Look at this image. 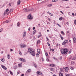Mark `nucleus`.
I'll use <instances>...</instances> for the list:
<instances>
[{
  "label": "nucleus",
  "mask_w": 76,
  "mask_h": 76,
  "mask_svg": "<svg viewBox=\"0 0 76 76\" xmlns=\"http://www.w3.org/2000/svg\"><path fill=\"white\" fill-rule=\"evenodd\" d=\"M61 51L62 54H65V55H66V54H67L68 50L66 48H62L61 50Z\"/></svg>",
  "instance_id": "1"
},
{
  "label": "nucleus",
  "mask_w": 76,
  "mask_h": 76,
  "mask_svg": "<svg viewBox=\"0 0 76 76\" xmlns=\"http://www.w3.org/2000/svg\"><path fill=\"white\" fill-rule=\"evenodd\" d=\"M29 53L31 54V55L33 56H35V52L34 50H33L31 48H29L28 49Z\"/></svg>",
  "instance_id": "2"
},
{
  "label": "nucleus",
  "mask_w": 76,
  "mask_h": 76,
  "mask_svg": "<svg viewBox=\"0 0 76 76\" xmlns=\"http://www.w3.org/2000/svg\"><path fill=\"white\" fill-rule=\"evenodd\" d=\"M69 42V41L67 40H65L62 43V45H66L67 44V43Z\"/></svg>",
  "instance_id": "3"
},
{
  "label": "nucleus",
  "mask_w": 76,
  "mask_h": 76,
  "mask_svg": "<svg viewBox=\"0 0 76 76\" xmlns=\"http://www.w3.org/2000/svg\"><path fill=\"white\" fill-rule=\"evenodd\" d=\"M20 46L22 47V48H25L27 46L24 44L21 43L20 44Z\"/></svg>",
  "instance_id": "4"
},
{
  "label": "nucleus",
  "mask_w": 76,
  "mask_h": 76,
  "mask_svg": "<svg viewBox=\"0 0 76 76\" xmlns=\"http://www.w3.org/2000/svg\"><path fill=\"white\" fill-rule=\"evenodd\" d=\"M28 19H30V20H32V19L33 18V17L31 16V15H29L28 16Z\"/></svg>",
  "instance_id": "5"
},
{
  "label": "nucleus",
  "mask_w": 76,
  "mask_h": 76,
  "mask_svg": "<svg viewBox=\"0 0 76 76\" xmlns=\"http://www.w3.org/2000/svg\"><path fill=\"white\" fill-rule=\"evenodd\" d=\"M19 60L20 61H21L22 62H25V60L23 58H19Z\"/></svg>",
  "instance_id": "6"
},
{
  "label": "nucleus",
  "mask_w": 76,
  "mask_h": 76,
  "mask_svg": "<svg viewBox=\"0 0 76 76\" xmlns=\"http://www.w3.org/2000/svg\"><path fill=\"white\" fill-rule=\"evenodd\" d=\"M37 75H41V76H42V75H43L42 73V72H37Z\"/></svg>",
  "instance_id": "7"
},
{
  "label": "nucleus",
  "mask_w": 76,
  "mask_h": 76,
  "mask_svg": "<svg viewBox=\"0 0 76 76\" xmlns=\"http://www.w3.org/2000/svg\"><path fill=\"white\" fill-rule=\"evenodd\" d=\"M64 69H65V72H67L69 70V68L67 67H64L63 68Z\"/></svg>",
  "instance_id": "8"
},
{
  "label": "nucleus",
  "mask_w": 76,
  "mask_h": 76,
  "mask_svg": "<svg viewBox=\"0 0 76 76\" xmlns=\"http://www.w3.org/2000/svg\"><path fill=\"white\" fill-rule=\"evenodd\" d=\"M1 66L2 68L4 69V70H7V69L6 68V67L5 66H4L3 65H1Z\"/></svg>",
  "instance_id": "9"
},
{
  "label": "nucleus",
  "mask_w": 76,
  "mask_h": 76,
  "mask_svg": "<svg viewBox=\"0 0 76 76\" xmlns=\"http://www.w3.org/2000/svg\"><path fill=\"white\" fill-rule=\"evenodd\" d=\"M23 38H25V37H26V32H25V31H24L23 34Z\"/></svg>",
  "instance_id": "10"
},
{
  "label": "nucleus",
  "mask_w": 76,
  "mask_h": 76,
  "mask_svg": "<svg viewBox=\"0 0 76 76\" xmlns=\"http://www.w3.org/2000/svg\"><path fill=\"white\" fill-rule=\"evenodd\" d=\"M73 42H74V43H76V37H74L73 38Z\"/></svg>",
  "instance_id": "11"
},
{
  "label": "nucleus",
  "mask_w": 76,
  "mask_h": 76,
  "mask_svg": "<svg viewBox=\"0 0 76 76\" xmlns=\"http://www.w3.org/2000/svg\"><path fill=\"white\" fill-rule=\"evenodd\" d=\"M40 54V53L37 52V53H36V56L37 57H39V55Z\"/></svg>",
  "instance_id": "12"
},
{
  "label": "nucleus",
  "mask_w": 76,
  "mask_h": 76,
  "mask_svg": "<svg viewBox=\"0 0 76 76\" xmlns=\"http://www.w3.org/2000/svg\"><path fill=\"white\" fill-rule=\"evenodd\" d=\"M32 10H34L33 8H31V9H30L27 10V12H29L30 11H32Z\"/></svg>",
  "instance_id": "13"
},
{
  "label": "nucleus",
  "mask_w": 76,
  "mask_h": 76,
  "mask_svg": "<svg viewBox=\"0 0 76 76\" xmlns=\"http://www.w3.org/2000/svg\"><path fill=\"white\" fill-rule=\"evenodd\" d=\"M59 37H60V38H61L62 40H63V39H64V38H63V36H61V35H60Z\"/></svg>",
  "instance_id": "14"
},
{
  "label": "nucleus",
  "mask_w": 76,
  "mask_h": 76,
  "mask_svg": "<svg viewBox=\"0 0 76 76\" xmlns=\"http://www.w3.org/2000/svg\"><path fill=\"white\" fill-rule=\"evenodd\" d=\"M41 40L40 39L38 40L37 41V44H38L39 43H40L41 42Z\"/></svg>",
  "instance_id": "15"
},
{
  "label": "nucleus",
  "mask_w": 76,
  "mask_h": 76,
  "mask_svg": "<svg viewBox=\"0 0 76 76\" xmlns=\"http://www.w3.org/2000/svg\"><path fill=\"white\" fill-rule=\"evenodd\" d=\"M23 10H24L25 11V12H28V10H27V8H24V9H23Z\"/></svg>",
  "instance_id": "16"
},
{
  "label": "nucleus",
  "mask_w": 76,
  "mask_h": 76,
  "mask_svg": "<svg viewBox=\"0 0 76 76\" xmlns=\"http://www.w3.org/2000/svg\"><path fill=\"white\" fill-rule=\"evenodd\" d=\"M31 72V70L30 69H29L26 71V73H29Z\"/></svg>",
  "instance_id": "17"
},
{
  "label": "nucleus",
  "mask_w": 76,
  "mask_h": 76,
  "mask_svg": "<svg viewBox=\"0 0 76 76\" xmlns=\"http://www.w3.org/2000/svg\"><path fill=\"white\" fill-rule=\"evenodd\" d=\"M18 66L19 67H22V64H18Z\"/></svg>",
  "instance_id": "18"
},
{
  "label": "nucleus",
  "mask_w": 76,
  "mask_h": 76,
  "mask_svg": "<svg viewBox=\"0 0 76 76\" xmlns=\"http://www.w3.org/2000/svg\"><path fill=\"white\" fill-rule=\"evenodd\" d=\"M50 66H52V67H54V66H55L56 65L54 64H50Z\"/></svg>",
  "instance_id": "19"
},
{
  "label": "nucleus",
  "mask_w": 76,
  "mask_h": 76,
  "mask_svg": "<svg viewBox=\"0 0 76 76\" xmlns=\"http://www.w3.org/2000/svg\"><path fill=\"white\" fill-rule=\"evenodd\" d=\"M37 51L38 53H40V49H37Z\"/></svg>",
  "instance_id": "20"
},
{
  "label": "nucleus",
  "mask_w": 76,
  "mask_h": 76,
  "mask_svg": "<svg viewBox=\"0 0 76 76\" xmlns=\"http://www.w3.org/2000/svg\"><path fill=\"white\" fill-rule=\"evenodd\" d=\"M59 76H63V74L61 72H60L59 73Z\"/></svg>",
  "instance_id": "21"
},
{
  "label": "nucleus",
  "mask_w": 76,
  "mask_h": 76,
  "mask_svg": "<svg viewBox=\"0 0 76 76\" xmlns=\"http://www.w3.org/2000/svg\"><path fill=\"white\" fill-rule=\"evenodd\" d=\"M20 4V1L19 0L18 1V4L19 5Z\"/></svg>",
  "instance_id": "22"
},
{
  "label": "nucleus",
  "mask_w": 76,
  "mask_h": 76,
  "mask_svg": "<svg viewBox=\"0 0 76 76\" xmlns=\"http://www.w3.org/2000/svg\"><path fill=\"white\" fill-rule=\"evenodd\" d=\"M72 60H76V57H74L72 58Z\"/></svg>",
  "instance_id": "23"
},
{
  "label": "nucleus",
  "mask_w": 76,
  "mask_h": 76,
  "mask_svg": "<svg viewBox=\"0 0 76 76\" xmlns=\"http://www.w3.org/2000/svg\"><path fill=\"white\" fill-rule=\"evenodd\" d=\"M59 20H63V17H61L60 18H59Z\"/></svg>",
  "instance_id": "24"
},
{
  "label": "nucleus",
  "mask_w": 76,
  "mask_h": 76,
  "mask_svg": "<svg viewBox=\"0 0 76 76\" xmlns=\"http://www.w3.org/2000/svg\"><path fill=\"white\" fill-rule=\"evenodd\" d=\"M13 9H12L10 10V12H13Z\"/></svg>",
  "instance_id": "25"
},
{
  "label": "nucleus",
  "mask_w": 76,
  "mask_h": 76,
  "mask_svg": "<svg viewBox=\"0 0 76 76\" xmlns=\"http://www.w3.org/2000/svg\"><path fill=\"white\" fill-rule=\"evenodd\" d=\"M61 33L62 34V35H64V32L63 31H61Z\"/></svg>",
  "instance_id": "26"
},
{
  "label": "nucleus",
  "mask_w": 76,
  "mask_h": 76,
  "mask_svg": "<svg viewBox=\"0 0 76 76\" xmlns=\"http://www.w3.org/2000/svg\"><path fill=\"white\" fill-rule=\"evenodd\" d=\"M34 67H35V68H37V65L36 64H34Z\"/></svg>",
  "instance_id": "27"
},
{
  "label": "nucleus",
  "mask_w": 76,
  "mask_h": 76,
  "mask_svg": "<svg viewBox=\"0 0 76 76\" xmlns=\"http://www.w3.org/2000/svg\"><path fill=\"white\" fill-rule=\"evenodd\" d=\"M42 36V35L41 34H39V35H38L37 37V38H39V37H41Z\"/></svg>",
  "instance_id": "28"
},
{
  "label": "nucleus",
  "mask_w": 76,
  "mask_h": 76,
  "mask_svg": "<svg viewBox=\"0 0 76 76\" xmlns=\"http://www.w3.org/2000/svg\"><path fill=\"white\" fill-rule=\"evenodd\" d=\"M19 54H20V56H21V55H22V53H21V52H20V50H19Z\"/></svg>",
  "instance_id": "29"
},
{
  "label": "nucleus",
  "mask_w": 76,
  "mask_h": 76,
  "mask_svg": "<svg viewBox=\"0 0 76 76\" xmlns=\"http://www.w3.org/2000/svg\"><path fill=\"white\" fill-rule=\"evenodd\" d=\"M36 32H37V30H34L33 31V34H35V33H36Z\"/></svg>",
  "instance_id": "30"
},
{
  "label": "nucleus",
  "mask_w": 76,
  "mask_h": 76,
  "mask_svg": "<svg viewBox=\"0 0 76 76\" xmlns=\"http://www.w3.org/2000/svg\"><path fill=\"white\" fill-rule=\"evenodd\" d=\"M9 9H7L5 11V12H7H7H9Z\"/></svg>",
  "instance_id": "31"
},
{
  "label": "nucleus",
  "mask_w": 76,
  "mask_h": 76,
  "mask_svg": "<svg viewBox=\"0 0 76 76\" xmlns=\"http://www.w3.org/2000/svg\"><path fill=\"white\" fill-rule=\"evenodd\" d=\"M57 0H52V1H53V2H56L57 1Z\"/></svg>",
  "instance_id": "32"
},
{
  "label": "nucleus",
  "mask_w": 76,
  "mask_h": 76,
  "mask_svg": "<svg viewBox=\"0 0 76 76\" xmlns=\"http://www.w3.org/2000/svg\"><path fill=\"white\" fill-rule=\"evenodd\" d=\"M52 6H53V4H49V5H48V6L49 7H51Z\"/></svg>",
  "instance_id": "33"
},
{
  "label": "nucleus",
  "mask_w": 76,
  "mask_h": 76,
  "mask_svg": "<svg viewBox=\"0 0 76 76\" xmlns=\"http://www.w3.org/2000/svg\"><path fill=\"white\" fill-rule=\"evenodd\" d=\"M20 24L19 22H18L17 24V26H19Z\"/></svg>",
  "instance_id": "34"
},
{
  "label": "nucleus",
  "mask_w": 76,
  "mask_h": 76,
  "mask_svg": "<svg viewBox=\"0 0 76 76\" xmlns=\"http://www.w3.org/2000/svg\"><path fill=\"white\" fill-rule=\"evenodd\" d=\"M1 61H2L3 62V61H4V58L1 59Z\"/></svg>",
  "instance_id": "35"
},
{
  "label": "nucleus",
  "mask_w": 76,
  "mask_h": 76,
  "mask_svg": "<svg viewBox=\"0 0 76 76\" xmlns=\"http://www.w3.org/2000/svg\"><path fill=\"white\" fill-rule=\"evenodd\" d=\"M7 58L8 59H9L10 58V55H7Z\"/></svg>",
  "instance_id": "36"
},
{
  "label": "nucleus",
  "mask_w": 76,
  "mask_h": 76,
  "mask_svg": "<svg viewBox=\"0 0 76 76\" xmlns=\"http://www.w3.org/2000/svg\"><path fill=\"white\" fill-rule=\"evenodd\" d=\"M10 73L11 75H13V73L11 71H10Z\"/></svg>",
  "instance_id": "37"
},
{
  "label": "nucleus",
  "mask_w": 76,
  "mask_h": 76,
  "mask_svg": "<svg viewBox=\"0 0 76 76\" xmlns=\"http://www.w3.org/2000/svg\"><path fill=\"white\" fill-rule=\"evenodd\" d=\"M45 55H46V56H47V57H48V53H47L46 52L45 53Z\"/></svg>",
  "instance_id": "38"
},
{
  "label": "nucleus",
  "mask_w": 76,
  "mask_h": 76,
  "mask_svg": "<svg viewBox=\"0 0 76 76\" xmlns=\"http://www.w3.org/2000/svg\"><path fill=\"white\" fill-rule=\"evenodd\" d=\"M70 69H71V70H74V68H73L72 66H70Z\"/></svg>",
  "instance_id": "39"
},
{
  "label": "nucleus",
  "mask_w": 76,
  "mask_h": 76,
  "mask_svg": "<svg viewBox=\"0 0 76 76\" xmlns=\"http://www.w3.org/2000/svg\"><path fill=\"white\" fill-rule=\"evenodd\" d=\"M74 23L75 25H76V20H74Z\"/></svg>",
  "instance_id": "40"
},
{
  "label": "nucleus",
  "mask_w": 76,
  "mask_h": 76,
  "mask_svg": "<svg viewBox=\"0 0 76 76\" xmlns=\"http://www.w3.org/2000/svg\"><path fill=\"white\" fill-rule=\"evenodd\" d=\"M69 0H61L62 1H69Z\"/></svg>",
  "instance_id": "41"
},
{
  "label": "nucleus",
  "mask_w": 76,
  "mask_h": 76,
  "mask_svg": "<svg viewBox=\"0 0 76 76\" xmlns=\"http://www.w3.org/2000/svg\"><path fill=\"white\" fill-rule=\"evenodd\" d=\"M46 39L48 41V42H50V40H49V39H48V37H47Z\"/></svg>",
  "instance_id": "42"
},
{
  "label": "nucleus",
  "mask_w": 76,
  "mask_h": 76,
  "mask_svg": "<svg viewBox=\"0 0 76 76\" xmlns=\"http://www.w3.org/2000/svg\"><path fill=\"white\" fill-rule=\"evenodd\" d=\"M57 25H58V26L59 27H61V26H60V25L59 24H58V23H57Z\"/></svg>",
  "instance_id": "43"
},
{
  "label": "nucleus",
  "mask_w": 76,
  "mask_h": 76,
  "mask_svg": "<svg viewBox=\"0 0 76 76\" xmlns=\"http://www.w3.org/2000/svg\"><path fill=\"white\" fill-rule=\"evenodd\" d=\"M50 70H51V71H53V68H50Z\"/></svg>",
  "instance_id": "44"
},
{
  "label": "nucleus",
  "mask_w": 76,
  "mask_h": 76,
  "mask_svg": "<svg viewBox=\"0 0 76 76\" xmlns=\"http://www.w3.org/2000/svg\"><path fill=\"white\" fill-rule=\"evenodd\" d=\"M11 4V3H9V6H10V7L11 6V4Z\"/></svg>",
  "instance_id": "45"
},
{
  "label": "nucleus",
  "mask_w": 76,
  "mask_h": 76,
  "mask_svg": "<svg viewBox=\"0 0 76 76\" xmlns=\"http://www.w3.org/2000/svg\"><path fill=\"white\" fill-rule=\"evenodd\" d=\"M14 69H17V66H15L14 67Z\"/></svg>",
  "instance_id": "46"
},
{
  "label": "nucleus",
  "mask_w": 76,
  "mask_h": 76,
  "mask_svg": "<svg viewBox=\"0 0 76 76\" xmlns=\"http://www.w3.org/2000/svg\"><path fill=\"white\" fill-rule=\"evenodd\" d=\"M47 44L48 45V46L50 47V43H49V42H47Z\"/></svg>",
  "instance_id": "47"
},
{
  "label": "nucleus",
  "mask_w": 76,
  "mask_h": 76,
  "mask_svg": "<svg viewBox=\"0 0 76 76\" xmlns=\"http://www.w3.org/2000/svg\"><path fill=\"white\" fill-rule=\"evenodd\" d=\"M6 13H7V12H6V11L5 12H4V15H6Z\"/></svg>",
  "instance_id": "48"
},
{
  "label": "nucleus",
  "mask_w": 76,
  "mask_h": 76,
  "mask_svg": "<svg viewBox=\"0 0 76 76\" xmlns=\"http://www.w3.org/2000/svg\"><path fill=\"white\" fill-rule=\"evenodd\" d=\"M47 23L48 25H50V22H47Z\"/></svg>",
  "instance_id": "49"
},
{
  "label": "nucleus",
  "mask_w": 76,
  "mask_h": 76,
  "mask_svg": "<svg viewBox=\"0 0 76 76\" xmlns=\"http://www.w3.org/2000/svg\"><path fill=\"white\" fill-rule=\"evenodd\" d=\"M49 15H50V16H53V14H52L51 13H50Z\"/></svg>",
  "instance_id": "50"
},
{
  "label": "nucleus",
  "mask_w": 76,
  "mask_h": 76,
  "mask_svg": "<svg viewBox=\"0 0 76 76\" xmlns=\"http://www.w3.org/2000/svg\"><path fill=\"white\" fill-rule=\"evenodd\" d=\"M51 51H52L53 52H54V49H51Z\"/></svg>",
  "instance_id": "51"
},
{
  "label": "nucleus",
  "mask_w": 76,
  "mask_h": 76,
  "mask_svg": "<svg viewBox=\"0 0 76 76\" xmlns=\"http://www.w3.org/2000/svg\"><path fill=\"white\" fill-rule=\"evenodd\" d=\"M72 53V51H71V50H70V51L69 52V54H70V53Z\"/></svg>",
  "instance_id": "52"
},
{
  "label": "nucleus",
  "mask_w": 76,
  "mask_h": 76,
  "mask_svg": "<svg viewBox=\"0 0 76 76\" xmlns=\"http://www.w3.org/2000/svg\"><path fill=\"white\" fill-rule=\"evenodd\" d=\"M60 12H61V13H62V14H64V13H63V12H62L61 11H60Z\"/></svg>",
  "instance_id": "53"
},
{
  "label": "nucleus",
  "mask_w": 76,
  "mask_h": 76,
  "mask_svg": "<svg viewBox=\"0 0 76 76\" xmlns=\"http://www.w3.org/2000/svg\"><path fill=\"white\" fill-rule=\"evenodd\" d=\"M58 43H57L56 44V47L57 48H58Z\"/></svg>",
  "instance_id": "54"
},
{
  "label": "nucleus",
  "mask_w": 76,
  "mask_h": 76,
  "mask_svg": "<svg viewBox=\"0 0 76 76\" xmlns=\"http://www.w3.org/2000/svg\"><path fill=\"white\" fill-rule=\"evenodd\" d=\"M33 30H35V27H33Z\"/></svg>",
  "instance_id": "55"
},
{
  "label": "nucleus",
  "mask_w": 76,
  "mask_h": 76,
  "mask_svg": "<svg viewBox=\"0 0 76 76\" xmlns=\"http://www.w3.org/2000/svg\"><path fill=\"white\" fill-rule=\"evenodd\" d=\"M46 60L47 61H49V59H48V58H47L46 59Z\"/></svg>",
  "instance_id": "56"
},
{
  "label": "nucleus",
  "mask_w": 76,
  "mask_h": 76,
  "mask_svg": "<svg viewBox=\"0 0 76 76\" xmlns=\"http://www.w3.org/2000/svg\"><path fill=\"white\" fill-rule=\"evenodd\" d=\"M72 15H73V16H75V14H74V13H72Z\"/></svg>",
  "instance_id": "57"
},
{
  "label": "nucleus",
  "mask_w": 76,
  "mask_h": 76,
  "mask_svg": "<svg viewBox=\"0 0 76 76\" xmlns=\"http://www.w3.org/2000/svg\"><path fill=\"white\" fill-rule=\"evenodd\" d=\"M48 20H49L50 21H51V19L50 18H48Z\"/></svg>",
  "instance_id": "58"
},
{
  "label": "nucleus",
  "mask_w": 76,
  "mask_h": 76,
  "mask_svg": "<svg viewBox=\"0 0 76 76\" xmlns=\"http://www.w3.org/2000/svg\"><path fill=\"white\" fill-rule=\"evenodd\" d=\"M3 29V28H1L0 29V30H1V31H2Z\"/></svg>",
  "instance_id": "59"
},
{
  "label": "nucleus",
  "mask_w": 76,
  "mask_h": 76,
  "mask_svg": "<svg viewBox=\"0 0 76 76\" xmlns=\"http://www.w3.org/2000/svg\"><path fill=\"white\" fill-rule=\"evenodd\" d=\"M31 29V28L29 27L28 28V31H30V30Z\"/></svg>",
  "instance_id": "60"
},
{
  "label": "nucleus",
  "mask_w": 76,
  "mask_h": 76,
  "mask_svg": "<svg viewBox=\"0 0 76 76\" xmlns=\"http://www.w3.org/2000/svg\"><path fill=\"white\" fill-rule=\"evenodd\" d=\"M19 72H18L17 75H19Z\"/></svg>",
  "instance_id": "61"
},
{
  "label": "nucleus",
  "mask_w": 76,
  "mask_h": 76,
  "mask_svg": "<svg viewBox=\"0 0 76 76\" xmlns=\"http://www.w3.org/2000/svg\"><path fill=\"white\" fill-rule=\"evenodd\" d=\"M24 76V74H23L21 75V76Z\"/></svg>",
  "instance_id": "62"
},
{
  "label": "nucleus",
  "mask_w": 76,
  "mask_h": 76,
  "mask_svg": "<svg viewBox=\"0 0 76 76\" xmlns=\"http://www.w3.org/2000/svg\"><path fill=\"white\" fill-rule=\"evenodd\" d=\"M6 23H8V21H5Z\"/></svg>",
  "instance_id": "63"
},
{
  "label": "nucleus",
  "mask_w": 76,
  "mask_h": 76,
  "mask_svg": "<svg viewBox=\"0 0 76 76\" xmlns=\"http://www.w3.org/2000/svg\"><path fill=\"white\" fill-rule=\"evenodd\" d=\"M11 51H13V49H11L10 50Z\"/></svg>",
  "instance_id": "64"
}]
</instances>
